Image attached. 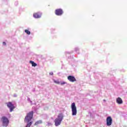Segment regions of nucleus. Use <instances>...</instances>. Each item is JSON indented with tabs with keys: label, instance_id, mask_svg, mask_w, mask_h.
Segmentation results:
<instances>
[{
	"label": "nucleus",
	"instance_id": "nucleus-1",
	"mask_svg": "<svg viewBox=\"0 0 127 127\" xmlns=\"http://www.w3.org/2000/svg\"><path fill=\"white\" fill-rule=\"evenodd\" d=\"M33 114H34L33 111H30L27 114L26 117H25L24 122L25 123H27L26 127H31L33 123L32 121H31V120L33 119Z\"/></svg>",
	"mask_w": 127,
	"mask_h": 127
},
{
	"label": "nucleus",
	"instance_id": "nucleus-2",
	"mask_svg": "<svg viewBox=\"0 0 127 127\" xmlns=\"http://www.w3.org/2000/svg\"><path fill=\"white\" fill-rule=\"evenodd\" d=\"M64 118V115H63V113H60L58 115V117L54 121L55 126L56 127H59V126L61 125Z\"/></svg>",
	"mask_w": 127,
	"mask_h": 127
},
{
	"label": "nucleus",
	"instance_id": "nucleus-3",
	"mask_svg": "<svg viewBox=\"0 0 127 127\" xmlns=\"http://www.w3.org/2000/svg\"><path fill=\"white\" fill-rule=\"evenodd\" d=\"M72 116H76L77 115V107L75 105V103H73L71 105Z\"/></svg>",
	"mask_w": 127,
	"mask_h": 127
},
{
	"label": "nucleus",
	"instance_id": "nucleus-4",
	"mask_svg": "<svg viewBox=\"0 0 127 127\" xmlns=\"http://www.w3.org/2000/svg\"><path fill=\"white\" fill-rule=\"evenodd\" d=\"M2 122L3 127H7L8 126V119L6 117H2Z\"/></svg>",
	"mask_w": 127,
	"mask_h": 127
},
{
	"label": "nucleus",
	"instance_id": "nucleus-5",
	"mask_svg": "<svg viewBox=\"0 0 127 127\" xmlns=\"http://www.w3.org/2000/svg\"><path fill=\"white\" fill-rule=\"evenodd\" d=\"M63 10L61 8L57 9L55 10V13L56 15L61 16L63 14Z\"/></svg>",
	"mask_w": 127,
	"mask_h": 127
},
{
	"label": "nucleus",
	"instance_id": "nucleus-6",
	"mask_svg": "<svg viewBox=\"0 0 127 127\" xmlns=\"http://www.w3.org/2000/svg\"><path fill=\"white\" fill-rule=\"evenodd\" d=\"M107 122V126L108 127H110V126H112V122H113V119L111 116L107 117L106 119Z\"/></svg>",
	"mask_w": 127,
	"mask_h": 127
},
{
	"label": "nucleus",
	"instance_id": "nucleus-7",
	"mask_svg": "<svg viewBox=\"0 0 127 127\" xmlns=\"http://www.w3.org/2000/svg\"><path fill=\"white\" fill-rule=\"evenodd\" d=\"M67 80H68L69 82H72V83H74V82H76V81H77V79H76L75 77L72 75H69L67 76Z\"/></svg>",
	"mask_w": 127,
	"mask_h": 127
},
{
	"label": "nucleus",
	"instance_id": "nucleus-8",
	"mask_svg": "<svg viewBox=\"0 0 127 127\" xmlns=\"http://www.w3.org/2000/svg\"><path fill=\"white\" fill-rule=\"evenodd\" d=\"M7 106L8 107V108H9L10 112H12V111H13V109H14L15 108L13 104H12L11 102H8V103H7Z\"/></svg>",
	"mask_w": 127,
	"mask_h": 127
},
{
	"label": "nucleus",
	"instance_id": "nucleus-9",
	"mask_svg": "<svg viewBox=\"0 0 127 127\" xmlns=\"http://www.w3.org/2000/svg\"><path fill=\"white\" fill-rule=\"evenodd\" d=\"M42 15V13L39 12H38L37 13H34L33 14V16L35 18H40Z\"/></svg>",
	"mask_w": 127,
	"mask_h": 127
},
{
	"label": "nucleus",
	"instance_id": "nucleus-10",
	"mask_svg": "<svg viewBox=\"0 0 127 127\" xmlns=\"http://www.w3.org/2000/svg\"><path fill=\"white\" fill-rule=\"evenodd\" d=\"M116 102L119 105H122L123 103V99L121 97H118L116 100Z\"/></svg>",
	"mask_w": 127,
	"mask_h": 127
},
{
	"label": "nucleus",
	"instance_id": "nucleus-11",
	"mask_svg": "<svg viewBox=\"0 0 127 127\" xmlns=\"http://www.w3.org/2000/svg\"><path fill=\"white\" fill-rule=\"evenodd\" d=\"M30 63L32 64V66L33 67H36V66H37V64H36V63H34L33 61H30Z\"/></svg>",
	"mask_w": 127,
	"mask_h": 127
},
{
	"label": "nucleus",
	"instance_id": "nucleus-12",
	"mask_svg": "<svg viewBox=\"0 0 127 127\" xmlns=\"http://www.w3.org/2000/svg\"><path fill=\"white\" fill-rule=\"evenodd\" d=\"M42 124V120H40V121H38L37 122H35L34 126H38V125H40Z\"/></svg>",
	"mask_w": 127,
	"mask_h": 127
},
{
	"label": "nucleus",
	"instance_id": "nucleus-13",
	"mask_svg": "<svg viewBox=\"0 0 127 127\" xmlns=\"http://www.w3.org/2000/svg\"><path fill=\"white\" fill-rule=\"evenodd\" d=\"M25 32L28 35L30 34V31H29L28 30H25Z\"/></svg>",
	"mask_w": 127,
	"mask_h": 127
},
{
	"label": "nucleus",
	"instance_id": "nucleus-14",
	"mask_svg": "<svg viewBox=\"0 0 127 127\" xmlns=\"http://www.w3.org/2000/svg\"><path fill=\"white\" fill-rule=\"evenodd\" d=\"M54 83H55L56 84H60V81H58V80H54Z\"/></svg>",
	"mask_w": 127,
	"mask_h": 127
},
{
	"label": "nucleus",
	"instance_id": "nucleus-15",
	"mask_svg": "<svg viewBox=\"0 0 127 127\" xmlns=\"http://www.w3.org/2000/svg\"><path fill=\"white\" fill-rule=\"evenodd\" d=\"M61 85H64V84H66V82L63 81L61 83Z\"/></svg>",
	"mask_w": 127,
	"mask_h": 127
},
{
	"label": "nucleus",
	"instance_id": "nucleus-16",
	"mask_svg": "<svg viewBox=\"0 0 127 127\" xmlns=\"http://www.w3.org/2000/svg\"><path fill=\"white\" fill-rule=\"evenodd\" d=\"M50 75H53V72H50Z\"/></svg>",
	"mask_w": 127,
	"mask_h": 127
},
{
	"label": "nucleus",
	"instance_id": "nucleus-17",
	"mask_svg": "<svg viewBox=\"0 0 127 127\" xmlns=\"http://www.w3.org/2000/svg\"><path fill=\"white\" fill-rule=\"evenodd\" d=\"M5 42H3V45H5Z\"/></svg>",
	"mask_w": 127,
	"mask_h": 127
}]
</instances>
